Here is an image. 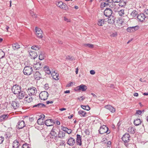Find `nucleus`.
I'll return each instance as SVG.
<instances>
[{
  "mask_svg": "<svg viewBox=\"0 0 148 148\" xmlns=\"http://www.w3.org/2000/svg\"><path fill=\"white\" fill-rule=\"evenodd\" d=\"M56 3L58 7L64 10H68V6L66 4L61 1L57 0L56 1Z\"/></svg>",
  "mask_w": 148,
  "mask_h": 148,
  "instance_id": "f257e3e1",
  "label": "nucleus"
},
{
  "mask_svg": "<svg viewBox=\"0 0 148 148\" xmlns=\"http://www.w3.org/2000/svg\"><path fill=\"white\" fill-rule=\"evenodd\" d=\"M23 72L24 75H30L33 73L32 67L30 66H25L24 68Z\"/></svg>",
  "mask_w": 148,
  "mask_h": 148,
  "instance_id": "f03ea898",
  "label": "nucleus"
},
{
  "mask_svg": "<svg viewBox=\"0 0 148 148\" xmlns=\"http://www.w3.org/2000/svg\"><path fill=\"white\" fill-rule=\"evenodd\" d=\"M130 136L128 134H125L122 138V139L123 142L125 145L126 147H127L129 145L128 142L130 141Z\"/></svg>",
  "mask_w": 148,
  "mask_h": 148,
  "instance_id": "7ed1b4c3",
  "label": "nucleus"
},
{
  "mask_svg": "<svg viewBox=\"0 0 148 148\" xmlns=\"http://www.w3.org/2000/svg\"><path fill=\"white\" fill-rule=\"evenodd\" d=\"M21 87L17 85H14L12 88L11 90L14 94H18L21 92Z\"/></svg>",
  "mask_w": 148,
  "mask_h": 148,
  "instance_id": "20e7f679",
  "label": "nucleus"
},
{
  "mask_svg": "<svg viewBox=\"0 0 148 148\" xmlns=\"http://www.w3.org/2000/svg\"><path fill=\"white\" fill-rule=\"evenodd\" d=\"M27 92L28 95L30 96L34 95H36L37 93V90L35 87H31L27 89Z\"/></svg>",
  "mask_w": 148,
  "mask_h": 148,
  "instance_id": "39448f33",
  "label": "nucleus"
},
{
  "mask_svg": "<svg viewBox=\"0 0 148 148\" xmlns=\"http://www.w3.org/2000/svg\"><path fill=\"white\" fill-rule=\"evenodd\" d=\"M108 128L106 126L103 125L100 127L99 131L100 134H103L105 133H107V134H108L110 133V132H108Z\"/></svg>",
  "mask_w": 148,
  "mask_h": 148,
  "instance_id": "423d86ee",
  "label": "nucleus"
},
{
  "mask_svg": "<svg viewBox=\"0 0 148 148\" xmlns=\"http://www.w3.org/2000/svg\"><path fill=\"white\" fill-rule=\"evenodd\" d=\"M49 94L48 92L45 91L42 92L39 95L40 98L42 100H46Z\"/></svg>",
  "mask_w": 148,
  "mask_h": 148,
  "instance_id": "0eeeda50",
  "label": "nucleus"
},
{
  "mask_svg": "<svg viewBox=\"0 0 148 148\" xmlns=\"http://www.w3.org/2000/svg\"><path fill=\"white\" fill-rule=\"evenodd\" d=\"M35 30L36 32V34L37 36L39 38H42L43 37L42 35V32L41 29L37 27H36Z\"/></svg>",
  "mask_w": 148,
  "mask_h": 148,
  "instance_id": "6e6552de",
  "label": "nucleus"
},
{
  "mask_svg": "<svg viewBox=\"0 0 148 148\" xmlns=\"http://www.w3.org/2000/svg\"><path fill=\"white\" fill-rule=\"evenodd\" d=\"M112 12V9L109 8H106L104 11V14L106 17H111Z\"/></svg>",
  "mask_w": 148,
  "mask_h": 148,
  "instance_id": "1a4fd4ad",
  "label": "nucleus"
},
{
  "mask_svg": "<svg viewBox=\"0 0 148 148\" xmlns=\"http://www.w3.org/2000/svg\"><path fill=\"white\" fill-rule=\"evenodd\" d=\"M87 88L86 86L84 84H82L76 87L75 89L76 91L81 90L82 91H85Z\"/></svg>",
  "mask_w": 148,
  "mask_h": 148,
  "instance_id": "9d476101",
  "label": "nucleus"
},
{
  "mask_svg": "<svg viewBox=\"0 0 148 148\" xmlns=\"http://www.w3.org/2000/svg\"><path fill=\"white\" fill-rule=\"evenodd\" d=\"M56 128L53 127L52 129L50 134L51 136H52V138H56L57 137V134L56 132Z\"/></svg>",
  "mask_w": 148,
  "mask_h": 148,
  "instance_id": "9b49d317",
  "label": "nucleus"
},
{
  "mask_svg": "<svg viewBox=\"0 0 148 148\" xmlns=\"http://www.w3.org/2000/svg\"><path fill=\"white\" fill-rule=\"evenodd\" d=\"M137 19L138 20V21L140 22H143L144 20L146 17L145 16L144 13H140L138 14L137 16Z\"/></svg>",
  "mask_w": 148,
  "mask_h": 148,
  "instance_id": "f8f14e48",
  "label": "nucleus"
},
{
  "mask_svg": "<svg viewBox=\"0 0 148 148\" xmlns=\"http://www.w3.org/2000/svg\"><path fill=\"white\" fill-rule=\"evenodd\" d=\"M138 28L139 27L138 26H136L134 27H128L126 30L128 32H134L137 30H138Z\"/></svg>",
  "mask_w": 148,
  "mask_h": 148,
  "instance_id": "ddd939ff",
  "label": "nucleus"
},
{
  "mask_svg": "<svg viewBox=\"0 0 148 148\" xmlns=\"http://www.w3.org/2000/svg\"><path fill=\"white\" fill-rule=\"evenodd\" d=\"M75 143V139L73 138L70 137L67 140V144L69 146H73Z\"/></svg>",
  "mask_w": 148,
  "mask_h": 148,
  "instance_id": "4468645a",
  "label": "nucleus"
},
{
  "mask_svg": "<svg viewBox=\"0 0 148 148\" xmlns=\"http://www.w3.org/2000/svg\"><path fill=\"white\" fill-rule=\"evenodd\" d=\"M10 103L11 104L12 108L14 109H17L19 107V104L16 101H12L10 102Z\"/></svg>",
  "mask_w": 148,
  "mask_h": 148,
  "instance_id": "2eb2a0df",
  "label": "nucleus"
},
{
  "mask_svg": "<svg viewBox=\"0 0 148 148\" xmlns=\"http://www.w3.org/2000/svg\"><path fill=\"white\" fill-rule=\"evenodd\" d=\"M54 123L53 120L51 119H47L45 122V124L47 126H52Z\"/></svg>",
  "mask_w": 148,
  "mask_h": 148,
  "instance_id": "dca6fc26",
  "label": "nucleus"
},
{
  "mask_svg": "<svg viewBox=\"0 0 148 148\" xmlns=\"http://www.w3.org/2000/svg\"><path fill=\"white\" fill-rule=\"evenodd\" d=\"M105 108L106 109L109 110L110 112L112 113H114L116 111L115 108L114 107L110 105L105 106Z\"/></svg>",
  "mask_w": 148,
  "mask_h": 148,
  "instance_id": "f3484780",
  "label": "nucleus"
},
{
  "mask_svg": "<svg viewBox=\"0 0 148 148\" xmlns=\"http://www.w3.org/2000/svg\"><path fill=\"white\" fill-rule=\"evenodd\" d=\"M44 70L46 73L49 75L51 74L52 75L53 73H55V71H51L49 69V67L48 66H45L44 67Z\"/></svg>",
  "mask_w": 148,
  "mask_h": 148,
  "instance_id": "a211bd4d",
  "label": "nucleus"
},
{
  "mask_svg": "<svg viewBox=\"0 0 148 148\" xmlns=\"http://www.w3.org/2000/svg\"><path fill=\"white\" fill-rule=\"evenodd\" d=\"M76 143L77 145L79 146H81L82 145V137L78 134L77 135Z\"/></svg>",
  "mask_w": 148,
  "mask_h": 148,
  "instance_id": "6ab92c4d",
  "label": "nucleus"
},
{
  "mask_svg": "<svg viewBox=\"0 0 148 148\" xmlns=\"http://www.w3.org/2000/svg\"><path fill=\"white\" fill-rule=\"evenodd\" d=\"M34 77L37 80H39L42 78V75L38 71H36L34 74Z\"/></svg>",
  "mask_w": 148,
  "mask_h": 148,
  "instance_id": "aec40b11",
  "label": "nucleus"
},
{
  "mask_svg": "<svg viewBox=\"0 0 148 148\" xmlns=\"http://www.w3.org/2000/svg\"><path fill=\"white\" fill-rule=\"evenodd\" d=\"M25 126V124L23 121H19L18 123V127L19 129H21Z\"/></svg>",
  "mask_w": 148,
  "mask_h": 148,
  "instance_id": "412c9836",
  "label": "nucleus"
},
{
  "mask_svg": "<svg viewBox=\"0 0 148 148\" xmlns=\"http://www.w3.org/2000/svg\"><path fill=\"white\" fill-rule=\"evenodd\" d=\"M18 95V96L17 97L20 99H22L26 95L25 92L23 91H22L21 90V92H19V93Z\"/></svg>",
  "mask_w": 148,
  "mask_h": 148,
  "instance_id": "4be33fe9",
  "label": "nucleus"
},
{
  "mask_svg": "<svg viewBox=\"0 0 148 148\" xmlns=\"http://www.w3.org/2000/svg\"><path fill=\"white\" fill-rule=\"evenodd\" d=\"M12 48L14 51H17L18 49L20 48V46L18 43H14L12 45Z\"/></svg>",
  "mask_w": 148,
  "mask_h": 148,
  "instance_id": "5701e85b",
  "label": "nucleus"
},
{
  "mask_svg": "<svg viewBox=\"0 0 148 148\" xmlns=\"http://www.w3.org/2000/svg\"><path fill=\"white\" fill-rule=\"evenodd\" d=\"M34 67L36 68V70H39L41 68L42 66L41 64V63L39 62H36V63L34 64Z\"/></svg>",
  "mask_w": 148,
  "mask_h": 148,
  "instance_id": "b1692460",
  "label": "nucleus"
},
{
  "mask_svg": "<svg viewBox=\"0 0 148 148\" xmlns=\"http://www.w3.org/2000/svg\"><path fill=\"white\" fill-rule=\"evenodd\" d=\"M29 54L31 56V58L32 59H35L37 56V53L33 51H30Z\"/></svg>",
  "mask_w": 148,
  "mask_h": 148,
  "instance_id": "393cba45",
  "label": "nucleus"
},
{
  "mask_svg": "<svg viewBox=\"0 0 148 148\" xmlns=\"http://www.w3.org/2000/svg\"><path fill=\"white\" fill-rule=\"evenodd\" d=\"M57 135L58 137L63 138L65 136V133L62 131H60Z\"/></svg>",
  "mask_w": 148,
  "mask_h": 148,
  "instance_id": "a878e982",
  "label": "nucleus"
},
{
  "mask_svg": "<svg viewBox=\"0 0 148 148\" xmlns=\"http://www.w3.org/2000/svg\"><path fill=\"white\" fill-rule=\"evenodd\" d=\"M19 146V143L17 140H14L13 143L12 148H18Z\"/></svg>",
  "mask_w": 148,
  "mask_h": 148,
  "instance_id": "bb28decb",
  "label": "nucleus"
},
{
  "mask_svg": "<svg viewBox=\"0 0 148 148\" xmlns=\"http://www.w3.org/2000/svg\"><path fill=\"white\" fill-rule=\"evenodd\" d=\"M31 96L29 95L28 96L27 95H26L25 97V100L28 103H29L31 102L33 100V98Z\"/></svg>",
  "mask_w": 148,
  "mask_h": 148,
  "instance_id": "cd10ccee",
  "label": "nucleus"
},
{
  "mask_svg": "<svg viewBox=\"0 0 148 148\" xmlns=\"http://www.w3.org/2000/svg\"><path fill=\"white\" fill-rule=\"evenodd\" d=\"M135 131L136 129L132 127H130L127 130L128 132L132 134H134L135 132Z\"/></svg>",
  "mask_w": 148,
  "mask_h": 148,
  "instance_id": "c85d7f7f",
  "label": "nucleus"
},
{
  "mask_svg": "<svg viewBox=\"0 0 148 148\" xmlns=\"http://www.w3.org/2000/svg\"><path fill=\"white\" fill-rule=\"evenodd\" d=\"M45 107V105L43 103H39L37 104L34 105L33 106V108L37 107V108H42Z\"/></svg>",
  "mask_w": 148,
  "mask_h": 148,
  "instance_id": "c756f323",
  "label": "nucleus"
},
{
  "mask_svg": "<svg viewBox=\"0 0 148 148\" xmlns=\"http://www.w3.org/2000/svg\"><path fill=\"white\" fill-rule=\"evenodd\" d=\"M8 118L7 114H3L0 116V122L2 121L7 119Z\"/></svg>",
  "mask_w": 148,
  "mask_h": 148,
  "instance_id": "7c9ffc66",
  "label": "nucleus"
},
{
  "mask_svg": "<svg viewBox=\"0 0 148 148\" xmlns=\"http://www.w3.org/2000/svg\"><path fill=\"white\" fill-rule=\"evenodd\" d=\"M39 59L40 60H42L44 59L45 57V54L41 51H40L39 53Z\"/></svg>",
  "mask_w": 148,
  "mask_h": 148,
  "instance_id": "2f4dec72",
  "label": "nucleus"
},
{
  "mask_svg": "<svg viewBox=\"0 0 148 148\" xmlns=\"http://www.w3.org/2000/svg\"><path fill=\"white\" fill-rule=\"evenodd\" d=\"M114 19L115 18L113 16H112V18L111 17H109L108 20V23L112 24L114 23Z\"/></svg>",
  "mask_w": 148,
  "mask_h": 148,
  "instance_id": "473e14b6",
  "label": "nucleus"
},
{
  "mask_svg": "<svg viewBox=\"0 0 148 148\" xmlns=\"http://www.w3.org/2000/svg\"><path fill=\"white\" fill-rule=\"evenodd\" d=\"M138 14V12L135 10H134L131 13L130 15L131 17L133 18L136 17Z\"/></svg>",
  "mask_w": 148,
  "mask_h": 148,
  "instance_id": "72a5a7b5",
  "label": "nucleus"
},
{
  "mask_svg": "<svg viewBox=\"0 0 148 148\" xmlns=\"http://www.w3.org/2000/svg\"><path fill=\"white\" fill-rule=\"evenodd\" d=\"M141 121L139 119H136L134 121V124L136 126H138L141 124Z\"/></svg>",
  "mask_w": 148,
  "mask_h": 148,
  "instance_id": "f704fd0d",
  "label": "nucleus"
},
{
  "mask_svg": "<svg viewBox=\"0 0 148 148\" xmlns=\"http://www.w3.org/2000/svg\"><path fill=\"white\" fill-rule=\"evenodd\" d=\"M78 113L81 116L83 117H85L86 114V112L83 110H79L78 112Z\"/></svg>",
  "mask_w": 148,
  "mask_h": 148,
  "instance_id": "c9c22d12",
  "label": "nucleus"
},
{
  "mask_svg": "<svg viewBox=\"0 0 148 148\" xmlns=\"http://www.w3.org/2000/svg\"><path fill=\"white\" fill-rule=\"evenodd\" d=\"M38 123L40 125H44L45 123V122L41 118H39L37 120Z\"/></svg>",
  "mask_w": 148,
  "mask_h": 148,
  "instance_id": "e433bc0d",
  "label": "nucleus"
},
{
  "mask_svg": "<svg viewBox=\"0 0 148 148\" xmlns=\"http://www.w3.org/2000/svg\"><path fill=\"white\" fill-rule=\"evenodd\" d=\"M40 48V46L37 45H33L31 47V48L32 49L36 51H37L39 50Z\"/></svg>",
  "mask_w": 148,
  "mask_h": 148,
  "instance_id": "4c0bfd02",
  "label": "nucleus"
},
{
  "mask_svg": "<svg viewBox=\"0 0 148 148\" xmlns=\"http://www.w3.org/2000/svg\"><path fill=\"white\" fill-rule=\"evenodd\" d=\"M104 23V20L101 19V20H99L98 21L97 24L99 26H101L103 25Z\"/></svg>",
  "mask_w": 148,
  "mask_h": 148,
  "instance_id": "58836bf2",
  "label": "nucleus"
},
{
  "mask_svg": "<svg viewBox=\"0 0 148 148\" xmlns=\"http://www.w3.org/2000/svg\"><path fill=\"white\" fill-rule=\"evenodd\" d=\"M84 46L86 47H88L90 48H93L94 47L93 45L91 44H84Z\"/></svg>",
  "mask_w": 148,
  "mask_h": 148,
  "instance_id": "ea45409f",
  "label": "nucleus"
},
{
  "mask_svg": "<svg viewBox=\"0 0 148 148\" xmlns=\"http://www.w3.org/2000/svg\"><path fill=\"white\" fill-rule=\"evenodd\" d=\"M81 107L83 109L87 111L89 110L90 109V108L88 106L81 105Z\"/></svg>",
  "mask_w": 148,
  "mask_h": 148,
  "instance_id": "a19ab883",
  "label": "nucleus"
},
{
  "mask_svg": "<svg viewBox=\"0 0 148 148\" xmlns=\"http://www.w3.org/2000/svg\"><path fill=\"white\" fill-rule=\"evenodd\" d=\"M110 5V6L111 7V5H110L108 3L103 2L101 4V8H103L104 7L106 6L107 5Z\"/></svg>",
  "mask_w": 148,
  "mask_h": 148,
  "instance_id": "79ce46f5",
  "label": "nucleus"
},
{
  "mask_svg": "<svg viewBox=\"0 0 148 148\" xmlns=\"http://www.w3.org/2000/svg\"><path fill=\"white\" fill-rule=\"evenodd\" d=\"M5 55V53L1 50H0V59L3 58Z\"/></svg>",
  "mask_w": 148,
  "mask_h": 148,
  "instance_id": "37998d69",
  "label": "nucleus"
},
{
  "mask_svg": "<svg viewBox=\"0 0 148 148\" xmlns=\"http://www.w3.org/2000/svg\"><path fill=\"white\" fill-rule=\"evenodd\" d=\"M118 13L120 16H123L124 14V11L123 10H121L118 11Z\"/></svg>",
  "mask_w": 148,
  "mask_h": 148,
  "instance_id": "c03bdc74",
  "label": "nucleus"
},
{
  "mask_svg": "<svg viewBox=\"0 0 148 148\" xmlns=\"http://www.w3.org/2000/svg\"><path fill=\"white\" fill-rule=\"evenodd\" d=\"M59 144L60 145V146H64V147L65 146V142L64 140H61Z\"/></svg>",
  "mask_w": 148,
  "mask_h": 148,
  "instance_id": "a18cd8bd",
  "label": "nucleus"
},
{
  "mask_svg": "<svg viewBox=\"0 0 148 148\" xmlns=\"http://www.w3.org/2000/svg\"><path fill=\"white\" fill-rule=\"evenodd\" d=\"M143 13L145 16L146 18H148V9L145 10Z\"/></svg>",
  "mask_w": 148,
  "mask_h": 148,
  "instance_id": "49530a36",
  "label": "nucleus"
},
{
  "mask_svg": "<svg viewBox=\"0 0 148 148\" xmlns=\"http://www.w3.org/2000/svg\"><path fill=\"white\" fill-rule=\"evenodd\" d=\"M30 13L33 18H36L37 17V16L36 15L34 14V12L30 10Z\"/></svg>",
  "mask_w": 148,
  "mask_h": 148,
  "instance_id": "de8ad7c7",
  "label": "nucleus"
},
{
  "mask_svg": "<svg viewBox=\"0 0 148 148\" xmlns=\"http://www.w3.org/2000/svg\"><path fill=\"white\" fill-rule=\"evenodd\" d=\"M66 59V60H69L71 61H72L74 59L73 57L71 56H67Z\"/></svg>",
  "mask_w": 148,
  "mask_h": 148,
  "instance_id": "09e8293b",
  "label": "nucleus"
},
{
  "mask_svg": "<svg viewBox=\"0 0 148 148\" xmlns=\"http://www.w3.org/2000/svg\"><path fill=\"white\" fill-rule=\"evenodd\" d=\"M23 148H30L29 145L27 144H24L23 145Z\"/></svg>",
  "mask_w": 148,
  "mask_h": 148,
  "instance_id": "8fccbe9b",
  "label": "nucleus"
},
{
  "mask_svg": "<svg viewBox=\"0 0 148 148\" xmlns=\"http://www.w3.org/2000/svg\"><path fill=\"white\" fill-rule=\"evenodd\" d=\"M61 130L65 132H66L67 131V130H68V129L66 127H62L61 128Z\"/></svg>",
  "mask_w": 148,
  "mask_h": 148,
  "instance_id": "3c124183",
  "label": "nucleus"
},
{
  "mask_svg": "<svg viewBox=\"0 0 148 148\" xmlns=\"http://www.w3.org/2000/svg\"><path fill=\"white\" fill-rule=\"evenodd\" d=\"M73 82H71L67 84L66 85V87H69L71 86L74 83Z\"/></svg>",
  "mask_w": 148,
  "mask_h": 148,
  "instance_id": "603ef678",
  "label": "nucleus"
},
{
  "mask_svg": "<svg viewBox=\"0 0 148 148\" xmlns=\"http://www.w3.org/2000/svg\"><path fill=\"white\" fill-rule=\"evenodd\" d=\"M112 4H113V5H114V3H119L120 2L121 0H112Z\"/></svg>",
  "mask_w": 148,
  "mask_h": 148,
  "instance_id": "864d4df0",
  "label": "nucleus"
},
{
  "mask_svg": "<svg viewBox=\"0 0 148 148\" xmlns=\"http://www.w3.org/2000/svg\"><path fill=\"white\" fill-rule=\"evenodd\" d=\"M4 140V138L3 137L1 136L0 137V144L2 143Z\"/></svg>",
  "mask_w": 148,
  "mask_h": 148,
  "instance_id": "5fc2aeb1",
  "label": "nucleus"
},
{
  "mask_svg": "<svg viewBox=\"0 0 148 148\" xmlns=\"http://www.w3.org/2000/svg\"><path fill=\"white\" fill-rule=\"evenodd\" d=\"M111 143L110 141H108L107 143V146L108 147H110L111 145Z\"/></svg>",
  "mask_w": 148,
  "mask_h": 148,
  "instance_id": "6e6d98bb",
  "label": "nucleus"
},
{
  "mask_svg": "<svg viewBox=\"0 0 148 148\" xmlns=\"http://www.w3.org/2000/svg\"><path fill=\"white\" fill-rule=\"evenodd\" d=\"M142 112L140 110H137L136 113L138 114H141Z\"/></svg>",
  "mask_w": 148,
  "mask_h": 148,
  "instance_id": "4d7b16f0",
  "label": "nucleus"
},
{
  "mask_svg": "<svg viewBox=\"0 0 148 148\" xmlns=\"http://www.w3.org/2000/svg\"><path fill=\"white\" fill-rule=\"evenodd\" d=\"M117 35V33L116 32H115L114 33H113L112 34V36L113 37H115Z\"/></svg>",
  "mask_w": 148,
  "mask_h": 148,
  "instance_id": "13d9d810",
  "label": "nucleus"
},
{
  "mask_svg": "<svg viewBox=\"0 0 148 148\" xmlns=\"http://www.w3.org/2000/svg\"><path fill=\"white\" fill-rule=\"evenodd\" d=\"M72 132V130L70 129H68V130H67V131L66 132V133L68 134H70Z\"/></svg>",
  "mask_w": 148,
  "mask_h": 148,
  "instance_id": "bf43d9fd",
  "label": "nucleus"
},
{
  "mask_svg": "<svg viewBox=\"0 0 148 148\" xmlns=\"http://www.w3.org/2000/svg\"><path fill=\"white\" fill-rule=\"evenodd\" d=\"M90 73L91 75H94L95 73V72L93 70H91L90 71Z\"/></svg>",
  "mask_w": 148,
  "mask_h": 148,
  "instance_id": "052dcab7",
  "label": "nucleus"
},
{
  "mask_svg": "<svg viewBox=\"0 0 148 148\" xmlns=\"http://www.w3.org/2000/svg\"><path fill=\"white\" fill-rule=\"evenodd\" d=\"M45 89H48L49 88V87L48 86V84H46L45 85Z\"/></svg>",
  "mask_w": 148,
  "mask_h": 148,
  "instance_id": "680f3d73",
  "label": "nucleus"
},
{
  "mask_svg": "<svg viewBox=\"0 0 148 148\" xmlns=\"http://www.w3.org/2000/svg\"><path fill=\"white\" fill-rule=\"evenodd\" d=\"M53 102L52 101H47L46 103L47 104H48L49 103H52Z\"/></svg>",
  "mask_w": 148,
  "mask_h": 148,
  "instance_id": "e2e57ef3",
  "label": "nucleus"
},
{
  "mask_svg": "<svg viewBox=\"0 0 148 148\" xmlns=\"http://www.w3.org/2000/svg\"><path fill=\"white\" fill-rule=\"evenodd\" d=\"M40 116H41V117L40 118H41V119H42L43 120L44 119L45 117V115L44 114H42V115H41Z\"/></svg>",
  "mask_w": 148,
  "mask_h": 148,
  "instance_id": "0e129e2a",
  "label": "nucleus"
},
{
  "mask_svg": "<svg viewBox=\"0 0 148 148\" xmlns=\"http://www.w3.org/2000/svg\"><path fill=\"white\" fill-rule=\"evenodd\" d=\"M40 116H41V117L40 118H41V119H42L43 120L44 119L45 117V115L44 114H42V115H41Z\"/></svg>",
  "mask_w": 148,
  "mask_h": 148,
  "instance_id": "69168bd1",
  "label": "nucleus"
},
{
  "mask_svg": "<svg viewBox=\"0 0 148 148\" xmlns=\"http://www.w3.org/2000/svg\"><path fill=\"white\" fill-rule=\"evenodd\" d=\"M85 132L86 134H87V135L89 134V132L87 130H85Z\"/></svg>",
  "mask_w": 148,
  "mask_h": 148,
  "instance_id": "338daca9",
  "label": "nucleus"
},
{
  "mask_svg": "<svg viewBox=\"0 0 148 148\" xmlns=\"http://www.w3.org/2000/svg\"><path fill=\"white\" fill-rule=\"evenodd\" d=\"M64 20L65 21H66V22H69V20L66 17L64 18Z\"/></svg>",
  "mask_w": 148,
  "mask_h": 148,
  "instance_id": "774afa93",
  "label": "nucleus"
}]
</instances>
